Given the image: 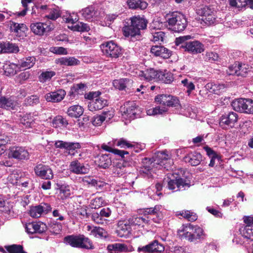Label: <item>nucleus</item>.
<instances>
[{
  "label": "nucleus",
  "mask_w": 253,
  "mask_h": 253,
  "mask_svg": "<svg viewBox=\"0 0 253 253\" xmlns=\"http://www.w3.org/2000/svg\"><path fill=\"white\" fill-rule=\"evenodd\" d=\"M162 207L156 205L154 208H146L140 211L139 215L132 216L127 219L131 226L144 227L151 221L159 223L163 219Z\"/></svg>",
  "instance_id": "1"
},
{
  "label": "nucleus",
  "mask_w": 253,
  "mask_h": 253,
  "mask_svg": "<svg viewBox=\"0 0 253 253\" xmlns=\"http://www.w3.org/2000/svg\"><path fill=\"white\" fill-rule=\"evenodd\" d=\"M156 102L163 106H157L147 110V114L149 116L162 115L168 111V107H177L179 105V100L175 97L169 95L160 94L155 97Z\"/></svg>",
  "instance_id": "2"
},
{
  "label": "nucleus",
  "mask_w": 253,
  "mask_h": 253,
  "mask_svg": "<svg viewBox=\"0 0 253 253\" xmlns=\"http://www.w3.org/2000/svg\"><path fill=\"white\" fill-rule=\"evenodd\" d=\"M191 36H181L176 38L175 44L179 45L180 48L184 49L185 51L192 54H197L203 52L205 50V45L200 41L186 42L190 39Z\"/></svg>",
  "instance_id": "3"
},
{
  "label": "nucleus",
  "mask_w": 253,
  "mask_h": 253,
  "mask_svg": "<svg viewBox=\"0 0 253 253\" xmlns=\"http://www.w3.org/2000/svg\"><path fill=\"white\" fill-rule=\"evenodd\" d=\"M167 21L169 28L174 32H181L185 30L187 25L185 16L181 13L175 11L167 15Z\"/></svg>",
  "instance_id": "4"
},
{
  "label": "nucleus",
  "mask_w": 253,
  "mask_h": 253,
  "mask_svg": "<svg viewBox=\"0 0 253 253\" xmlns=\"http://www.w3.org/2000/svg\"><path fill=\"white\" fill-rule=\"evenodd\" d=\"M198 14L202 17V21L208 26L216 24L220 22V18H218L217 11L211 5H202L197 10Z\"/></svg>",
  "instance_id": "5"
},
{
  "label": "nucleus",
  "mask_w": 253,
  "mask_h": 253,
  "mask_svg": "<svg viewBox=\"0 0 253 253\" xmlns=\"http://www.w3.org/2000/svg\"><path fill=\"white\" fill-rule=\"evenodd\" d=\"M100 47L103 54L107 57L117 58L123 54L121 47L113 41L103 42Z\"/></svg>",
  "instance_id": "6"
},
{
  "label": "nucleus",
  "mask_w": 253,
  "mask_h": 253,
  "mask_svg": "<svg viewBox=\"0 0 253 253\" xmlns=\"http://www.w3.org/2000/svg\"><path fill=\"white\" fill-rule=\"evenodd\" d=\"M231 105L233 109L237 112L253 115V100L240 98L232 101Z\"/></svg>",
  "instance_id": "7"
},
{
  "label": "nucleus",
  "mask_w": 253,
  "mask_h": 253,
  "mask_svg": "<svg viewBox=\"0 0 253 253\" xmlns=\"http://www.w3.org/2000/svg\"><path fill=\"white\" fill-rule=\"evenodd\" d=\"M178 235L179 237H200L204 235V231L199 226L183 225L178 231Z\"/></svg>",
  "instance_id": "8"
},
{
  "label": "nucleus",
  "mask_w": 253,
  "mask_h": 253,
  "mask_svg": "<svg viewBox=\"0 0 253 253\" xmlns=\"http://www.w3.org/2000/svg\"><path fill=\"white\" fill-rule=\"evenodd\" d=\"M8 157L22 161L29 159L30 153L25 147L13 146L8 149Z\"/></svg>",
  "instance_id": "9"
},
{
  "label": "nucleus",
  "mask_w": 253,
  "mask_h": 253,
  "mask_svg": "<svg viewBox=\"0 0 253 253\" xmlns=\"http://www.w3.org/2000/svg\"><path fill=\"white\" fill-rule=\"evenodd\" d=\"M52 208L50 205L42 203L37 206L30 207L28 213L32 218H37L42 215L46 214L51 211Z\"/></svg>",
  "instance_id": "10"
},
{
  "label": "nucleus",
  "mask_w": 253,
  "mask_h": 253,
  "mask_svg": "<svg viewBox=\"0 0 253 253\" xmlns=\"http://www.w3.org/2000/svg\"><path fill=\"white\" fill-rule=\"evenodd\" d=\"M238 120V115L236 113L229 112L225 113L220 118L219 126L223 128L233 127Z\"/></svg>",
  "instance_id": "11"
},
{
  "label": "nucleus",
  "mask_w": 253,
  "mask_h": 253,
  "mask_svg": "<svg viewBox=\"0 0 253 253\" xmlns=\"http://www.w3.org/2000/svg\"><path fill=\"white\" fill-rule=\"evenodd\" d=\"M64 243L73 247L91 249L92 242L89 238H64Z\"/></svg>",
  "instance_id": "12"
},
{
  "label": "nucleus",
  "mask_w": 253,
  "mask_h": 253,
  "mask_svg": "<svg viewBox=\"0 0 253 253\" xmlns=\"http://www.w3.org/2000/svg\"><path fill=\"white\" fill-rule=\"evenodd\" d=\"M31 31L37 35L42 36L47 35L53 29V26L49 22H36L32 23L30 25Z\"/></svg>",
  "instance_id": "13"
},
{
  "label": "nucleus",
  "mask_w": 253,
  "mask_h": 253,
  "mask_svg": "<svg viewBox=\"0 0 253 253\" xmlns=\"http://www.w3.org/2000/svg\"><path fill=\"white\" fill-rule=\"evenodd\" d=\"M23 225L26 232L29 234H42L47 230L46 225L41 221L26 223Z\"/></svg>",
  "instance_id": "14"
},
{
  "label": "nucleus",
  "mask_w": 253,
  "mask_h": 253,
  "mask_svg": "<svg viewBox=\"0 0 253 253\" xmlns=\"http://www.w3.org/2000/svg\"><path fill=\"white\" fill-rule=\"evenodd\" d=\"M154 162L167 170L171 169L172 164H173V162L170 159L168 151L166 150L158 152L157 159H155Z\"/></svg>",
  "instance_id": "15"
},
{
  "label": "nucleus",
  "mask_w": 253,
  "mask_h": 253,
  "mask_svg": "<svg viewBox=\"0 0 253 253\" xmlns=\"http://www.w3.org/2000/svg\"><path fill=\"white\" fill-rule=\"evenodd\" d=\"M131 227L127 219L119 220L116 230L117 235L119 237H127L130 236L132 231Z\"/></svg>",
  "instance_id": "16"
},
{
  "label": "nucleus",
  "mask_w": 253,
  "mask_h": 253,
  "mask_svg": "<svg viewBox=\"0 0 253 253\" xmlns=\"http://www.w3.org/2000/svg\"><path fill=\"white\" fill-rule=\"evenodd\" d=\"M34 170L36 175L42 178L49 180L53 177L52 170L48 166L39 164L35 168Z\"/></svg>",
  "instance_id": "17"
},
{
  "label": "nucleus",
  "mask_w": 253,
  "mask_h": 253,
  "mask_svg": "<svg viewBox=\"0 0 253 253\" xmlns=\"http://www.w3.org/2000/svg\"><path fill=\"white\" fill-rule=\"evenodd\" d=\"M164 250L165 248L163 245L159 244L157 241H155L145 246L138 247L137 251L138 252H142L144 253H161Z\"/></svg>",
  "instance_id": "18"
},
{
  "label": "nucleus",
  "mask_w": 253,
  "mask_h": 253,
  "mask_svg": "<svg viewBox=\"0 0 253 253\" xmlns=\"http://www.w3.org/2000/svg\"><path fill=\"white\" fill-rule=\"evenodd\" d=\"M190 184L183 178H178L170 180L168 182V187L174 191L184 190L190 187Z\"/></svg>",
  "instance_id": "19"
},
{
  "label": "nucleus",
  "mask_w": 253,
  "mask_h": 253,
  "mask_svg": "<svg viewBox=\"0 0 253 253\" xmlns=\"http://www.w3.org/2000/svg\"><path fill=\"white\" fill-rule=\"evenodd\" d=\"M84 230L90 236L100 237H107V232L102 228L90 225H86L84 227Z\"/></svg>",
  "instance_id": "20"
},
{
  "label": "nucleus",
  "mask_w": 253,
  "mask_h": 253,
  "mask_svg": "<svg viewBox=\"0 0 253 253\" xmlns=\"http://www.w3.org/2000/svg\"><path fill=\"white\" fill-rule=\"evenodd\" d=\"M66 92L63 89H58L45 94V99L48 102H58L63 99Z\"/></svg>",
  "instance_id": "21"
},
{
  "label": "nucleus",
  "mask_w": 253,
  "mask_h": 253,
  "mask_svg": "<svg viewBox=\"0 0 253 253\" xmlns=\"http://www.w3.org/2000/svg\"><path fill=\"white\" fill-rule=\"evenodd\" d=\"M10 30L15 34L16 36L21 38L25 36L28 28L24 24L12 22L10 24Z\"/></svg>",
  "instance_id": "22"
},
{
  "label": "nucleus",
  "mask_w": 253,
  "mask_h": 253,
  "mask_svg": "<svg viewBox=\"0 0 253 253\" xmlns=\"http://www.w3.org/2000/svg\"><path fill=\"white\" fill-rule=\"evenodd\" d=\"M151 52L156 56H160L164 59L169 58L171 55L170 50L161 45L152 46Z\"/></svg>",
  "instance_id": "23"
},
{
  "label": "nucleus",
  "mask_w": 253,
  "mask_h": 253,
  "mask_svg": "<svg viewBox=\"0 0 253 253\" xmlns=\"http://www.w3.org/2000/svg\"><path fill=\"white\" fill-rule=\"evenodd\" d=\"M108 101L102 97L97 98L91 100L88 104V109L89 111L94 112L102 109L106 106Z\"/></svg>",
  "instance_id": "24"
},
{
  "label": "nucleus",
  "mask_w": 253,
  "mask_h": 253,
  "mask_svg": "<svg viewBox=\"0 0 253 253\" xmlns=\"http://www.w3.org/2000/svg\"><path fill=\"white\" fill-rule=\"evenodd\" d=\"M70 170L77 174H85L88 172L89 169L78 161L72 162L69 166Z\"/></svg>",
  "instance_id": "25"
},
{
  "label": "nucleus",
  "mask_w": 253,
  "mask_h": 253,
  "mask_svg": "<svg viewBox=\"0 0 253 253\" xmlns=\"http://www.w3.org/2000/svg\"><path fill=\"white\" fill-rule=\"evenodd\" d=\"M41 8L46 10V13L45 17L48 19L53 20H56L61 15L60 11L58 7L52 6L51 7H48L46 5H42Z\"/></svg>",
  "instance_id": "26"
},
{
  "label": "nucleus",
  "mask_w": 253,
  "mask_h": 253,
  "mask_svg": "<svg viewBox=\"0 0 253 253\" xmlns=\"http://www.w3.org/2000/svg\"><path fill=\"white\" fill-rule=\"evenodd\" d=\"M37 117L36 114L26 113L20 119V123L26 127H32L35 126Z\"/></svg>",
  "instance_id": "27"
},
{
  "label": "nucleus",
  "mask_w": 253,
  "mask_h": 253,
  "mask_svg": "<svg viewBox=\"0 0 253 253\" xmlns=\"http://www.w3.org/2000/svg\"><path fill=\"white\" fill-rule=\"evenodd\" d=\"M125 113L131 119L136 117L138 108L133 101L127 102L124 105Z\"/></svg>",
  "instance_id": "28"
},
{
  "label": "nucleus",
  "mask_w": 253,
  "mask_h": 253,
  "mask_svg": "<svg viewBox=\"0 0 253 253\" xmlns=\"http://www.w3.org/2000/svg\"><path fill=\"white\" fill-rule=\"evenodd\" d=\"M202 160V156L201 154L196 152L191 153L184 158V161L192 166H198Z\"/></svg>",
  "instance_id": "29"
},
{
  "label": "nucleus",
  "mask_w": 253,
  "mask_h": 253,
  "mask_svg": "<svg viewBox=\"0 0 253 253\" xmlns=\"http://www.w3.org/2000/svg\"><path fill=\"white\" fill-rule=\"evenodd\" d=\"M80 13L86 20L93 21L97 15V12L92 6L83 9Z\"/></svg>",
  "instance_id": "30"
},
{
  "label": "nucleus",
  "mask_w": 253,
  "mask_h": 253,
  "mask_svg": "<svg viewBox=\"0 0 253 253\" xmlns=\"http://www.w3.org/2000/svg\"><path fill=\"white\" fill-rule=\"evenodd\" d=\"M131 24L137 29L138 32L140 33V30H143L146 28L147 21L144 17L139 15L134 16L131 19Z\"/></svg>",
  "instance_id": "31"
},
{
  "label": "nucleus",
  "mask_w": 253,
  "mask_h": 253,
  "mask_svg": "<svg viewBox=\"0 0 253 253\" xmlns=\"http://www.w3.org/2000/svg\"><path fill=\"white\" fill-rule=\"evenodd\" d=\"M133 81L128 79H120L115 80L113 82V84L114 87L120 90H125L126 88L130 86Z\"/></svg>",
  "instance_id": "32"
},
{
  "label": "nucleus",
  "mask_w": 253,
  "mask_h": 253,
  "mask_svg": "<svg viewBox=\"0 0 253 253\" xmlns=\"http://www.w3.org/2000/svg\"><path fill=\"white\" fill-rule=\"evenodd\" d=\"M158 72L159 71L155 70L154 69H149L144 71H140L139 76L143 77L145 80L148 81H157Z\"/></svg>",
  "instance_id": "33"
},
{
  "label": "nucleus",
  "mask_w": 253,
  "mask_h": 253,
  "mask_svg": "<svg viewBox=\"0 0 253 253\" xmlns=\"http://www.w3.org/2000/svg\"><path fill=\"white\" fill-rule=\"evenodd\" d=\"M173 80V74L167 70L159 71L157 81H161L165 84H170Z\"/></svg>",
  "instance_id": "34"
},
{
  "label": "nucleus",
  "mask_w": 253,
  "mask_h": 253,
  "mask_svg": "<svg viewBox=\"0 0 253 253\" xmlns=\"http://www.w3.org/2000/svg\"><path fill=\"white\" fill-rule=\"evenodd\" d=\"M16 102L11 98H6L0 95V107L7 110L13 109Z\"/></svg>",
  "instance_id": "35"
},
{
  "label": "nucleus",
  "mask_w": 253,
  "mask_h": 253,
  "mask_svg": "<svg viewBox=\"0 0 253 253\" xmlns=\"http://www.w3.org/2000/svg\"><path fill=\"white\" fill-rule=\"evenodd\" d=\"M36 58L34 56H29L21 60L19 62L18 66L19 69L25 70L32 67L36 63Z\"/></svg>",
  "instance_id": "36"
},
{
  "label": "nucleus",
  "mask_w": 253,
  "mask_h": 253,
  "mask_svg": "<svg viewBox=\"0 0 253 253\" xmlns=\"http://www.w3.org/2000/svg\"><path fill=\"white\" fill-rule=\"evenodd\" d=\"M19 69L18 64L17 65L9 62H6L3 66L4 74L6 76H12L15 75Z\"/></svg>",
  "instance_id": "37"
},
{
  "label": "nucleus",
  "mask_w": 253,
  "mask_h": 253,
  "mask_svg": "<svg viewBox=\"0 0 253 253\" xmlns=\"http://www.w3.org/2000/svg\"><path fill=\"white\" fill-rule=\"evenodd\" d=\"M67 113L70 117L77 118L83 114L84 109L80 105H75L70 107Z\"/></svg>",
  "instance_id": "38"
},
{
  "label": "nucleus",
  "mask_w": 253,
  "mask_h": 253,
  "mask_svg": "<svg viewBox=\"0 0 253 253\" xmlns=\"http://www.w3.org/2000/svg\"><path fill=\"white\" fill-rule=\"evenodd\" d=\"M57 63L65 66H75L80 63V61L74 57H63L57 60Z\"/></svg>",
  "instance_id": "39"
},
{
  "label": "nucleus",
  "mask_w": 253,
  "mask_h": 253,
  "mask_svg": "<svg viewBox=\"0 0 253 253\" xmlns=\"http://www.w3.org/2000/svg\"><path fill=\"white\" fill-rule=\"evenodd\" d=\"M110 251H120L122 252H130L132 251V247H127L124 244L116 243L108 246Z\"/></svg>",
  "instance_id": "40"
},
{
  "label": "nucleus",
  "mask_w": 253,
  "mask_h": 253,
  "mask_svg": "<svg viewBox=\"0 0 253 253\" xmlns=\"http://www.w3.org/2000/svg\"><path fill=\"white\" fill-rule=\"evenodd\" d=\"M205 87L210 92L218 94L225 88V86L223 84H215L211 82L208 83L206 85Z\"/></svg>",
  "instance_id": "41"
},
{
  "label": "nucleus",
  "mask_w": 253,
  "mask_h": 253,
  "mask_svg": "<svg viewBox=\"0 0 253 253\" xmlns=\"http://www.w3.org/2000/svg\"><path fill=\"white\" fill-rule=\"evenodd\" d=\"M97 163L99 167L106 169L111 165L112 161L109 155L104 154L98 156Z\"/></svg>",
  "instance_id": "42"
},
{
  "label": "nucleus",
  "mask_w": 253,
  "mask_h": 253,
  "mask_svg": "<svg viewBox=\"0 0 253 253\" xmlns=\"http://www.w3.org/2000/svg\"><path fill=\"white\" fill-rule=\"evenodd\" d=\"M127 4L132 9H144L147 6V3L141 0H128Z\"/></svg>",
  "instance_id": "43"
},
{
  "label": "nucleus",
  "mask_w": 253,
  "mask_h": 253,
  "mask_svg": "<svg viewBox=\"0 0 253 253\" xmlns=\"http://www.w3.org/2000/svg\"><path fill=\"white\" fill-rule=\"evenodd\" d=\"M52 126L55 128L65 127L68 125V121L61 116H56L52 122Z\"/></svg>",
  "instance_id": "44"
},
{
  "label": "nucleus",
  "mask_w": 253,
  "mask_h": 253,
  "mask_svg": "<svg viewBox=\"0 0 253 253\" xmlns=\"http://www.w3.org/2000/svg\"><path fill=\"white\" fill-rule=\"evenodd\" d=\"M123 31L124 36L127 37H134L140 34L138 29L136 28L131 23L130 25L125 26Z\"/></svg>",
  "instance_id": "45"
},
{
  "label": "nucleus",
  "mask_w": 253,
  "mask_h": 253,
  "mask_svg": "<svg viewBox=\"0 0 253 253\" xmlns=\"http://www.w3.org/2000/svg\"><path fill=\"white\" fill-rule=\"evenodd\" d=\"M4 248L7 250V253H27L24 251L23 246L20 245L5 246Z\"/></svg>",
  "instance_id": "46"
},
{
  "label": "nucleus",
  "mask_w": 253,
  "mask_h": 253,
  "mask_svg": "<svg viewBox=\"0 0 253 253\" xmlns=\"http://www.w3.org/2000/svg\"><path fill=\"white\" fill-rule=\"evenodd\" d=\"M3 52L17 53L19 51V47L15 44L11 42L2 43Z\"/></svg>",
  "instance_id": "47"
},
{
  "label": "nucleus",
  "mask_w": 253,
  "mask_h": 253,
  "mask_svg": "<svg viewBox=\"0 0 253 253\" xmlns=\"http://www.w3.org/2000/svg\"><path fill=\"white\" fill-rule=\"evenodd\" d=\"M69 28L74 31L78 32H87L90 30L89 26L88 24L83 22H78L75 25L68 26Z\"/></svg>",
  "instance_id": "48"
},
{
  "label": "nucleus",
  "mask_w": 253,
  "mask_h": 253,
  "mask_svg": "<svg viewBox=\"0 0 253 253\" xmlns=\"http://www.w3.org/2000/svg\"><path fill=\"white\" fill-rule=\"evenodd\" d=\"M112 171L114 176H122L126 172V168L122 163H117L113 167Z\"/></svg>",
  "instance_id": "49"
},
{
  "label": "nucleus",
  "mask_w": 253,
  "mask_h": 253,
  "mask_svg": "<svg viewBox=\"0 0 253 253\" xmlns=\"http://www.w3.org/2000/svg\"><path fill=\"white\" fill-rule=\"evenodd\" d=\"M105 201L102 197H97L90 201V207L92 209H98L105 205Z\"/></svg>",
  "instance_id": "50"
},
{
  "label": "nucleus",
  "mask_w": 253,
  "mask_h": 253,
  "mask_svg": "<svg viewBox=\"0 0 253 253\" xmlns=\"http://www.w3.org/2000/svg\"><path fill=\"white\" fill-rule=\"evenodd\" d=\"M55 74V72L52 71H43L39 77V81L41 83H44L49 81Z\"/></svg>",
  "instance_id": "51"
},
{
  "label": "nucleus",
  "mask_w": 253,
  "mask_h": 253,
  "mask_svg": "<svg viewBox=\"0 0 253 253\" xmlns=\"http://www.w3.org/2000/svg\"><path fill=\"white\" fill-rule=\"evenodd\" d=\"M178 214L191 222L195 221L198 217L197 214L191 211H182Z\"/></svg>",
  "instance_id": "52"
},
{
  "label": "nucleus",
  "mask_w": 253,
  "mask_h": 253,
  "mask_svg": "<svg viewBox=\"0 0 253 253\" xmlns=\"http://www.w3.org/2000/svg\"><path fill=\"white\" fill-rule=\"evenodd\" d=\"M86 86L84 84L80 83L76 84L71 88L70 93L74 95L83 94L84 91L85 90Z\"/></svg>",
  "instance_id": "53"
},
{
  "label": "nucleus",
  "mask_w": 253,
  "mask_h": 253,
  "mask_svg": "<svg viewBox=\"0 0 253 253\" xmlns=\"http://www.w3.org/2000/svg\"><path fill=\"white\" fill-rule=\"evenodd\" d=\"M21 174L18 173L17 171H13L7 177L8 181L13 185H17L20 183L19 181L21 178Z\"/></svg>",
  "instance_id": "54"
},
{
  "label": "nucleus",
  "mask_w": 253,
  "mask_h": 253,
  "mask_svg": "<svg viewBox=\"0 0 253 253\" xmlns=\"http://www.w3.org/2000/svg\"><path fill=\"white\" fill-rule=\"evenodd\" d=\"M151 34L152 35L150 39L154 42H159L163 41L165 37L164 32L160 31V30H158L155 32H152Z\"/></svg>",
  "instance_id": "55"
},
{
  "label": "nucleus",
  "mask_w": 253,
  "mask_h": 253,
  "mask_svg": "<svg viewBox=\"0 0 253 253\" xmlns=\"http://www.w3.org/2000/svg\"><path fill=\"white\" fill-rule=\"evenodd\" d=\"M101 148L106 151L112 152L115 155H118L123 158H125V155L128 154V152L127 151L118 150L117 149H111L110 147H107L105 145H102Z\"/></svg>",
  "instance_id": "56"
},
{
  "label": "nucleus",
  "mask_w": 253,
  "mask_h": 253,
  "mask_svg": "<svg viewBox=\"0 0 253 253\" xmlns=\"http://www.w3.org/2000/svg\"><path fill=\"white\" fill-rule=\"evenodd\" d=\"M238 64L237 76L245 77L249 71V66L246 64L237 63Z\"/></svg>",
  "instance_id": "57"
},
{
  "label": "nucleus",
  "mask_w": 253,
  "mask_h": 253,
  "mask_svg": "<svg viewBox=\"0 0 253 253\" xmlns=\"http://www.w3.org/2000/svg\"><path fill=\"white\" fill-rule=\"evenodd\" d=\"M116 142V146L120 147L122 148L132 147L133 145L126 139L122 138L118 140H115Z\"/></svg>",
  "instance_id": "58"
},
{
  "label": "nucleus",
  "mask_w": 253,
  "mask_h": 253,
  "mask_svg": "<svg viewBox=\"0 0 253 253\" xmlns=\"http://www.w3.org/2000/svg\"><path fill=\"white\" fill-rule=\"evenodd\" d=\"M40 102L39 97L37 95H31L27 97L25 100V103L27 105H35Z\"/></svg>",
  "instance_id": "59"
},
{
  "label": "nucleus",
  "mask_w": 253,
  "mask_h": 253,
  "mask_svg": "<svg viewBox=\"0 0 253 253\" xmlns=\"http://www.w3.org/2000/svg\"><path fill=\"white\" fill-rule=\"evenodd\" d=\"M1 208L2 209L1 211L5 213H7L9 215L12 214L13 213V206L12 203L5 201L4 205H3Z\"/></svg>",
  "instance_id": "60"
},
{
  "label": "nucleus",
  "mask_w": 253,
  "mask_h": 253,
  "mask_svg": "<svg viewBox=\"0 0 253 253\" xmlns=\"http://www.w3.org/2000/svg\"><path fill=\"white\" fill-rule=\"evenodd\" d=\"M181 83L187 88L186 92L189 95L191 91L195 89V85L189 80L185 79L181 81Z\"/></svg>",
  "instance_id": "61"
},
{
  "label": "nucleus",
  "mask_w": 253,
  "mask_h": 253,
  "mask_svg": "<svg viewBox=\"0 0 253 253\" xmlns=\"http://www.w3.org/2000/svg\"><path fill=\"white\" fill-rule=\"evenodd\" d=\"M218 54L212 51L207 52L205 56V59L206 61L209 62H213L218 60Z\"/></svg>",
  "instance_id": "62"
},
{
  "label": "nucleus",
  "mask_w": 253,
  "mask_h": 253,
  "mask_svg": "<svg viewBox=\"0 0 253 253\" xmlns=\"http://www.w3.org/2000/svg\"><path fill=\"white\" fill-rule=\"evenodd\" d=\"M88 183L99 189H102L106 184L105 182L95 179H90Z\"/></svg>",
  "instance_id": "63"
},
{
  "label": "nucleus",
  "mask_w": 253,
  "mask_h": 253,
  "mask_svg": "<svg viewBox=\"0 0 253 253\" xmlns=\"http://www.w3.org/2000/svg\"><path fill=\"white\" fill-rule=\"evenodd\" d=\"M243 237H253V227L246 226L243 230Z\"/></svg>",
  "instance_id": "64"
}]
</instances>
